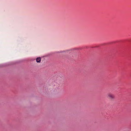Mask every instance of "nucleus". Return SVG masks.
<instances>
[{"label":"nucleus","instance_id":"obj_2","mask_svg":"<svg viewBox=\"0 0 131 131\" xmlns=\"http://www.w3.org/2000/svg\"><path fill=\"white\" fill-rule=\"evenodd\" d=\"M41 61V58L40 57H38L36 59V61L37 62H40Z\"/></svg>","mask_w":131,"mask_h":131},{"label":"nucleus","instance_id":"obj_3","mask_svg":"<svg viewBox=\"0 0 131 131\" xmlns=\"http://www.w3.org/2000/svg\"><path fill=\"white\" fill-rule=\"evenodd\" d=\"M64 51H63L61 52H64Z\"/></svg>","mask_w":131,"mask_h":131},{"label":"nucleus","instance_id":"obj_1","mask_svg":"<svg viewBox=\"0 0 131 131\" xmlns=\"http://www.w3.org/2000/svg\"><path fill=\"white\" fill-rule=\"evenodd\" d=\"M107 97L111 100H113L115 98L114 95L111 93H109L107 94Z\"/></svg>","mask_w":131,"mask_h":131}]
</instances>
